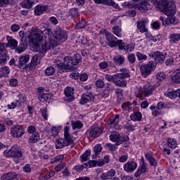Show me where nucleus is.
<instances>
[{"label":"nucleus","instance_id":"1","mask_svg":"<svg viewBox=\"0 0 180 180\" xmlns=\"http://www.w3.org/2000/svg\"><path fill=\"white\" fill-rule=\"evenodd\" d=\"M82 60V57L79 53H75L71 56H66L64 58V63L60 60H56L54 61L55 67L58 69V72H68L70 70H72L74 65L79 64Z\"/></svg>","mask_w":180,"mask_h":180},{"label":"nucleus","instance_id":"2","mask_svg":"<svg viewBox=\"0 0 180 180\" xmlns=\"http://www.w3.org/2000/svg\"><path fill=\"white\" fill-rule=\"evenodd\" d=\"M44 32L45 34H48L49 40L48 42H42L41 47L39 49L40 57H43L46 54V51H47V50L54 49V47H56L58 44L57 41H56L54 38H51L54 37L53 36V30H51V28L48 27L45 29Z\"/></svg>","mask_w":180,"mask_h":180},{"label":"nucleus","instance_id":"3","mask_svg":"<svg viewBox=\"0 0 180 180\" xmlns=\"http://www.w3.org/2000/svg\"><path fill=\"white\" fill-rule=\"evenodd\" d=\"M150 2L155 5L156 8L162 11L167 16L175 15V9L169 5L168 0H150Z\"/></svg>","mask_w":180,"mask_h":180},{"label":"nucleus","instance_id":"4","mask_svg":"<svg viewBox=\"0 0 180 180\" xmlns=\"http://www.w3.org/2000/svg\"><path fill=\"white\" fill-rule=\"evenodd\" d=\"M155 68H157V62L150 60L148 63L140 67L141 74L143 78H147L153 71L155 70Z\"/></svg>","mask_w":180,"mask_h":180},{"label":"nucleus","instance_id":"5","mask_svg":"<svg viewBox=\"0 0 180 180\" xmlns=\"http://www.w3.org/2000/svg\"><path fill=\"white\" fill-rule=\"evenodd\" d=\"M4 155L6 158H22L23 157V152L20 150L18 145H15L10 150H4Z\"/></svg>","mask_w":180,"mask_h":180},{"label":"nucleus","instance_id":"6","mask_svg":"<svg viewBox=\"0 0 180 180\" xmlns=\"http://www.w3.org/2000/svg\"><path fill=\"white\" fill-rule=\"evenodd\" d=\"M106 40H108V41L109 42L108 46H110V47L113 48L116 47V46H118L119 50H126L123 41L122 39L117 40V39L113 35L108 34L106 35Z\"/></svg>","mask_w":180,"mask_h":180},{"label":"nucleus","instance_id":"7","mask_svg":"<svg viewBox=\"0 0 180 180\" xmlns=\"http://www.w3.org/2000/svg\"><path fill=\"white\" fill-rule=\"evenodd\" d=\"M128 77H130V75L127 72L117 73L115 75L114 84L117 86L124 88V86H127V82L124 79L128 78Z\"/></svg>","mask_w":180,"mask_h":180},{"label":"nucleus","instance_id":"8","mask_svg":"<svg viewBox=\"0 0 180 180\" xmlns=\"http://www.w3.org/2000/svg\"><path fill=\"white\" fill-rule=\"evenodd\" d=\"M110 140L113 141V143H115V146H120V144H123V143L129 140V136H120V134L118 132H112L110 135Z\"/></svg>","mask_w":180,"mask_h":180},{"label":"nucleus","instance_id":"9","mask_svg":"<svg viewBox=\"0 0 180 180\" xmlns=\"http://www.w3.org/2000/svg\"><path fill=\"white\" fill-rule=\"evenodd\" d=\"M25 134V128L22 125H14L11 129V135L14 139H20Z\"/></svg>","mask_w":180,"mask_h":180},{"label":"nucleus","instance_id":"10","mask_svg":"<svg viewBox=\"0 0 180 180\" xmlns=\"http://www.w3.org/2000/svg\"><path fill=\"white\" fill-rule=\"evenodd\" d=\"M56 39L58 41H65L68 39V35L67 34V31L63 30L61 27H56L55 30V37L53 39Z\"/></svg>","mask_w":180,"mask_h":180},{"label":"nucleus","instance_id":"11","mask_svg":"<svg viewBox=\"0 0 180 180\" xmlns=\"http://www.w3.org/2000/svg\"><path fill=\"white\" fill-rule=\"evenodd\" d=\"M68 131H70V127H65L64 139L63 140L65 147H68V146H74V139L72 138V136L69 134Z\"/></svg>","mask_w":180,"mask_h":180},{"label":"nucleus","instance_id":"12","mask_svg":"<svg viewBox=\"0 0 180 180\" xmlns=\"http://www.w3.org/2000/svg\"><path fill=\"white\" fill-rule=\"evenodd\" d=\"M9 60V56H8V51L5 49L4 44H0V64H4Z\"/></svg>","mask_w":180,"mask_h":180},{"label":"nucleus","instance_id":"13","mask_svg":"<svg viewBox=\"0 0 180 180\" xmlns=\"http://www.w3.org/2000/svg\"><path fill=\"white\" fill-rule=\"evenodd\" d=\"M38 91H39V96H38V99L40 102H50V101H51L53 95L50 94H44L43 92L44 90L42 88H39Z\"/></svg>","mask_w":180,"mask_h":180},{"label":"nucleus","instance_id":"14","mask_svg":"<svg viewBox=\"0 0 180 180\" xmlns=\"http://www.w3.org/2000/svg\"><path fill=\"white\" fill-rule=\"evenodd\" d=\"M29 60H30V56L27 54L25 56H20L19 57L18 60V67L20 68H22V67H24V70H29V68H26L27 67V63H29Z\"/></svg>","mask_w":180,"mask_h":180},{"label":"nucleus","instance_id":"15","mask_svg":"<svg viewBox=\"0 0 180 180\" xmlns=\"http://www.w3.org/2000/svg\"><path fill=\"white\" fill-rule=\"evenodd\" d=\"M141 162H142V164L139 167L137 171L134 173V176L136 178H139V176L142 175V174H146V172H147V166L146 165V163L144 162L143 158H141Z\"/></svg>","mask_w":180,"mask_h":180},{"label":"nucleus","instance_id":"16","mask_svg":"<svg viewBox=\"0 0 180 180\" xmlns=\"http://www.w3.org/2000/svg\"><path fill=\"white\" fill-rule=\"evenodd\" d=\"M95 4H101L102 5H107L108 6H113L115 8V9H117L119 8V4L115 3L113 0H94Z\"/></svg>","mask_w":180,"mask_h":180},{"label":"nucleus","instance_id":"17","mask_svg":"<svg viewBox=\"0 0 180 180\" xmlns=\"http://www.w3.org/2000/svg\"><path fill=\"white\" fill-rule=\"evenodd\" d=\"M168 18L164 20V17H160V20L163 26H168L169 25H174L175 23V15H167Z\"/></svg>","mask_w":180,"mask_h":180},{"label":"nucleus","instance_id":"18","mask_svg":"<svg viewBox=\"0 0 180 180\" xmlns=\"http://www.w3.org/2000/svg\"><path fill=\"white\" fill-rule=\"evenodd\" d=\"M37 64H39V55H35L32 57L31 63L25 66V68H28L30 71H34Z\"/></svg>","mask_w":180,"mask_h":180},{"label":"nucleus","instance_id":"19","mask_svg":"<svg viewBox=\"0 0 180 180\" xmlns=\"http://www.w3.org/2000/svg\"><path fill=\"white\" fill-rule=\"evenodd\" d=\"M102 130L99 129V127H97V125H94L91 127V129H90L89 134L90 137H94V139H96V137L100 136Z\"/></svg>","mask_w":180,"mask_h":180},{"label":"nucleus","instance_id":"20","mask_svg":"<svg viewBox=\"0 0 180 180\" xmlns=\"http://www.w3.org/2000/svg\"><path fill=\"white\" fill-rule=\"evenodd\" d=\"M137 168L136 162H128L124 165V169L126 172H133Z\"/></svg>","mask_w":180,"mask_h":180},{"label":"nucleus","instance_id":"21","mask_svg":"<svg viewBox=\"0 0 180 180\" xmlns=\"http://www.w3.org/2000/svg\"><path fill=\"white\" fill-rule=\"evenodd\" d=\"M148 9H150V3L146 1H142L138 6V10L142 13L146 12V11H148Z\"/></svg>","mask_w":180,"mask_h":180},{"label":"nucleus","instance_id":"22","mask_svg":"<svg viewBox=\"0 0 180 180\" xmlns=\"http://www.w3.org/2000/svg\"><path fill=\"white\" fill-rule=\"evenodd\" d=\"M47 9H49L47 6L38 5L34 8V14L37 16H40V15H43V13H44Z\"/></svg>","mask_w":180,"mask_h":180},{"label":"nucleus","instance_id":"23","mask_svg":"<svg viewBox=\"0 0 180 180\" xmlns=\"http://www.w3.org/2000/svg\"><path fill=\"white\" fill-rule=\"evenodd\" d=\"M167 53H164L162 52L156 51V58H155V60L158 61L156 63H159L160 64H162L164 61H165V57Z\"/></svg>","mask_w":180,"mask_h":180},{"label":"nucleus","instance_id":"24","mask_svg":"<svg viewBox=\"0 0 180 180\" xmlns=\"http://www.w3.org/2000/svg\"><path fill=\"white\" fill-rule=\"evenodd\" d=\"M137 29L141 33H147L148 32V30L146 27V22L144 20L137 22Z\"/></svg>","mask_w":180,"mask_h":180},{"label":"nucleus","instance_id":"25","mask_svg":"<svg viewBox=\"0 0 180 180\" xmlns=\"http://www.w3.org/2000/svg\"><path fill=\"white\" fill-rule=\"evenodd\" d=\"M34 2H36V0H23L21 2V6L25 9H32Z\"/></svg>","mask_w":180,"mask_h":180},{"label":"nucleus","instance_id":"26","mask_svg":"<svg viewBox=\"0 0 180 180\" xmlns=\"http://www.w3.org/2000/svg\"><path fill=\"white\" fill-rule=\"evenodd\" d=\"M22 94L18 95L19 100L15 101V102L11 103L7 105L8 109H15V108H19L22 105Z\"/></svg>","mask_w":180,"mask_h":180},{"label":"nucleus","instance_id":"27","mask_svg":"<svg viewBox=\"0 0 180 180\" xmlns=\"http://www.w3.org/2000/svg\"><path fill=\"white\" fill-rule=\"evenodd\" d=\"M18 174L15 172H8L6 174H3L1 177V180H13L16 179Z\"/></svg>","mask_w":180,"mask_h":180},{"label":"nucleus","instance_id":"28","mask_svg":"<svg viewBox=\"0 0 180 180\" xmlns=\"http://www.w3.org/2000/svg\"><path fill=\"white\" fill-rule=\"evenodd\" d=\"M33 39L37 41H41L43 40V32L41 30H38L33 32Z\"/></svg>","mask_w":180,"mask_h":180},{"label":"nucleus","instance_id":"29","mask_svg":"<svg viewBox=\"0 0 180 180\" xmlns=\"http://www.w3.org/2000/svg\"><path fill=\"white\" fill-rule=\"evenodd\" d=\"M27 49V44L26 42H22L20 41L18 47L15 49V51L18 53V54H20L25 51Z\"/></svg>","mask_w":180,"mask_h":180},{"label":"nucleus","instance_id":"30","mask_svg":"<svg viewBox=\"0 0 180 180\" xmlns=\"http://www.w3.org/2000/svg\"><path fill=\"white\" fill-rule=\"evenodd\" d=\"M9 72H11V69H9V67L4 66L0 68V78L9 75Z\"/></svg>","mask_w":180,"mask_h":180},{"label":"nucleus","instance_id":"31","mask_svg":"<svg viewBox=\"0 0 180 180\" xmlns=\"http://www.w3.org/2000/svg\"><path fill=\"white\" fill-rule=\"evenodd\" d=\"M124 56L122 55L116 56L114 58V63L116 65H122V64L124 63Z\"/></svg>","mask_w":180,"mask_h":180},{"label":"nucleus","instance_id":"32","mask_svg":"<svg viewBox=\"0 0 180 180\" xmlns=\"http://www.w3.org/2000/svg\"><path fill=\"white\" fill-rule=\"evenodd\" d=\"M130 117L131 120H134V122H140L143 117V115L140 112H135L131 115Z\"/></svg>","mask_w":180,"mask_h":180},{"label":"nucleus","instance_id":"33","mask_svg":"<svg viewBox=\"0 0 180 180\" xmlns=\"http://www.w3.org/2000/svg\"><path fill=\"white\" fill-rule=\"evenodd\" d=\"M145 157H146V160H148V161L150 162V165H151L152 167H157V165H158L157 160L154 158H153L151 156V155L146 153L145 155Z\"/></svg>","mask_w":180,"mask_h":180},{"label":"nucleus","instance_id":"34","mask_svg":"<svg viewBox=\"0 0 180 180\" xmlns=\"http://www.w3.org/2000/svg\"><path fill=\"white\" fill-rule=\"evenodd\" d=\"M8 44L10 47H18V41L12 38L11 37L7 36Z\"/></svg>","mask_w":180,"mask_h":180},{"label":"nucleus","instance_id":"35","mask_svg":"<svg viewBox=\"0 0 180 180\" xmlns=\"http://www.w3.org/2000/svg\"><path fill=\"white\" fill-rule=\"evenodd\" d=\"M89 157H91V150H87L81 155V162H84L85 161H88V160H89Z\"/></svg>","mask_w":180,"mask_h":180},{"label":"nucleus","instance_id":"36","mask_svg":"<svg viewBox=\"0 0 180 180\" xmlns=\"http://www.w3.org/2000/svg\"><path fill=\"white\" fill-rule=\"evenodd\" d=\"M170 42L175 44L176 41H179L180 40V34L174 33L170 34L169 36Z\"/></svg>","mask_w":180,"mask_h":180},{"label":"nucleus","instance_id":"37","mask_svg":"<svg viewBox=\"0 0 180 180\" xmlns=\"http://www.w3.org/2000/svg\"><path fill=\"white\" fill-rule=\"evenodd\" d=\"M30 143H37L40 140L39 133L34 132L29 139Z\"/></svg>","mask_w":180,"mask_h":180},{"label":"nucleus","instance_id":"38","mask_svg":"<svg viewBox=\"0 0 180 180\" xmlns=\"http://www.w3.org/2000/svg\"><path fill=\"white\" fill-rule=\"evenodd\" d=\"M165 96L167 98H169V99H175L177 96L176 90V91H166L165 92Z\"/></svg>","mask_w":180,"mask_h":180},{"label":"nucleus","instance_id":"39","mask_svg":"<svg viewBox=\"0 0 180 180\" xmlns=\"http://www.w3.org/2000/svg\"><path fill=\"white\" fill-rule=\"evenodd\" d=\"M112 32L117 37H122V33H121L122 32V28H120V27H119V25L114 26L112 27Z\"/></svg>","mask_w":180,"mask_h":180},{"label":"nucleus","instance_id":"40","mask_svg":"<svg viewBox=\"0 0 180 180\" xmlns=\"http://www.w3.org/2000/svg\"><path fill=\"white\" fill-rule=\"evenodd\" d=\"M84 27H86V21L85 20H82L80 22L76 24L75 29L78 30L79 29H84Z\"/></svg>","mask_w":180,"mask_h":180},{"label":"nucleus","instance_id":"41","mask_svg":"<svg viewBox=\"0 0 180 180\" xmlns=\"http://www.w3.org/2000/svg\"><path fill=\"white\" fill-rule=\"evenodd\" d=\"M72 126L73 130H75V129H82V127L84 126V124L79 120H77L76 122H72Z\"/></svg>","mask_w":180,"mask_h":180},{"label":"nucleus","instance_id":"42","mask_svg":"<svg viewBox=\"0 0 180 180\" xmlns=\"http://www.w3.org/2000/svg\"><path fill=\"white\" fill-rule=\"evenodd\" d=\"M167 146L170 147V148H175L176 147V141L174 139L169 138L167 140Z\"/></svg>","mask_w":180,"mask_h":180},{"label":"nucleus","instance_id":"43","mask_svg":"<svg viewBox=\"0 0 180 180\" xmlns=\"http://www.w3.org/2000/svg\"><path fill=\"white\" fill-rule=\"evenodd\" d=\"M172 82L173 84H180V72H177L172 77Z\"/></svg>","mask_w":180,"mask_h":180},{"label":"nucleus","instance_id":"44","mask_svg":"<svg viewBox=\"0 0 180 180\" xmlns=\"http://www.w3.org/2000/svg\"><path fill=\"white\" fill-rule=\"evenodd\" d=\"M74 88L72 87H67L65 89V96H72L74 95Z\"/></svg>","mask_w":180,"mask_h":180},{"label":"nucleus","instance_id":"45","mask_svg":"<svg viewBox=\"0 0 180 180\" xmlns=\"http://www.w3.org/2000/svg\"><path fill=\"white\" fill-rule=\"evenodd\" d=\"M94 151L95 153V157L96 155H98V154H101L102 153V145L101 144H97L94 148Z\"/></svg>","mask_w":180,"mask_h":180},{"label":"nucleus","instance_id":"46","mask_svg":"<svg viewBox=\"0 0 180 180\" xmlns=\"http://www.w3.org/2000/svg\"><path fill=\"white\" fill-rule=\"evenodd\" d=\"M68 13L71 18H78V10L75 8H71Z\"/></svg>","mask_w":180,"mask_h":180},{"label":"nucleus","instance_id":"47","mask_svg":"<svg viewBox=\"0 0 180 180\" xmlns=\"http://www.w3.org/2000/svg\"><path fill=\"white\" fill-rule=\"evenodd\" d=\"M143 94L145 96H150L151 94H153V91H154V89L153 87H150L148 89L146 86L143 87Z\"/></svg>","mask_w":180,"mask_h":180},{"label":"nucleus","instance_id":"48","mask_svg":"<svg viewBox=\"0 0 180 180\" xmlns=\"http://www.w3.org/2000/svg\"><path fill=\"white\" fill-rule=\"evenodd\" d=\"M110 157L109 155H105L103 160L100 161L98 163V167H103L104 164H108L110 161Z\"/></svg>","mask_w":180,"mask_h":180},{"label":"nucleus","instance_id":"49","mask_svg":"<svg viewBox=\"0 0 180 180\" xmlns=\"http://www.w3.org/2000/svg\"><path fill=\"white\" fill-rule=\"evenodd\" d=\"M63 147H65L63 139H58L56 143V148L60 149L63 148Z\"/></svg>","mask_w":180,"mask_h":180},{"label":"nucleus","instance_id":"50","mask_svg":"<svg viewBox=\"0 0 180 180\" xmlns=\"http://www.w3.org/2000/svg\"><path fill=\"white\" fill-rule=\"evenodd\" d=\"M54 72H56V69L53 67H48L45 70V74L46 75H53Z\"/></svg>","mask_w":180,"mask_h":180},{"label":"nucleus","instance_id":"51","mask_svg":"<svg viewBox=\"0 0 180 180\" xmlns=\"http://www.w3.org/2000/svg\"><path fill=\"white\" fill-rule=\"evenodd\" d=\"M124 127L128 130V131H134V126L131 124L130 121H128L124 125Z\"/></svg>","mask_w":180,"mask_h":180},{"label":"nucleus","instance_id":"52","mask_svg":"<svg viewBox=\"0 0 180 180\" xmlns=\"http://www.w3.org/2000/svg\"><path fill=\"white\" fill-rule=\"evenodd\" d=\"M84 165H86V167H89V168H91V167H96V165L99 167V162L96 160H90L89 161V163H85Z\"/></svg>","mask_w":180,"mask_h":180},{"label":"nucleus","instance_id":"53","mask_svg":"<svg viewBox=\"0 0 180 180\" xmlns=\"http://www.w3.org/2000/svg\"><path fill=\"white\" fill-rule=\"evenodd\" d=\"M127 60L130 64H134V63H136V56L133 53H130L127 56Z\"/></svg>","mask_w":180,"mask_h":180},{"label":"nucleus","instance_id":"54","mask_svg":"<svg viewBox=\"0 0 180 180\" xmlns=\"http://www.w3.org/2000/svg\"><path fill=\"white\" fill-rule=\"evenodd\" d=\"M40 112L41 113L42 117H44L45 120H47L48 116H49V115H47V108H41Z\"/></svg>","mask_w":180,"mask_h":180},{"label":"nucleus","instance_id":"55","mask_svg":"<svg viewBox=\"0 0 180 180\" xmlns=\"http://www.w3.org/2000/svg\"><path fill=\"white\" fill-rule=\"evenodd\" d=\"M136 57L139 61H141L143 60H147L146 55L141 53V52H137Z\"/></svg>","mask_w":180,"mask_h":180},{"label":"nucleus","instance_id":"56","mask_svg":"<svg viewBox=\"0 0 180 180\" xmlns=\"http://www.w3.org/2000/svg\"><path fill=\"white\" fill-rule=\"evenodd\" d=\"M166 77L167 76L165 75L164 72H158L156 75V79H158L159 81H161V79H165Z\"/></svg>","mask_w":180,"mask_h":180},{"label":"nucleus","instance_id":"57","mask_svg":"<svg viewBox=\"0 0 180 180\" xmlns=\"http://www.w3.org/2000/svg\"><path fill=\"white\" fill-rule=\"evenodd\" d=\"M91 101L89 98L86 97L84 94L82 96V98L79 101V103L81 105H85V103H88Z\"/></svg>","mask_w":180,"mask_h":180},{"label":"nucleus","instance_id":"58","mask_svg":"<svg viewBox=\"0 0 180 180\" xmlns=\"http://www.w3.org/2000/svg\"><path fill=\"white\" fill-rule=\"evenodd\" d=\"M122 108L124 109V110H131V108L130 107V102L129 101L124 102L122 105Z\"/></svg>","mask_w":180,"mask_h":180},{"label":"nucleus","instance_id":"59","mask_svg":"<svg viewBox=\"0 0 180 180\" xmlns=\"http://www.w3.org/2000/svg\"><path fill=\"white\" fill-rule=\"evenodd\" d=\"M115 175H116V171L115 169H110L107 172L108 179H112Z\"/></svg>","mask_w":180,"mask_h":180},{"label":"nucleus","instance_id":"60","mask_svg":"<svg viewBox=\"0 0 180 180\" xmlns=\"http://www.w3.org/2000/svg\"><path fill=\"white\" fill-rule=\"evenodd\" d=\"M19 36L20 37V41L26 43V34H25V31H20Z\"/></svg>","mask_w":180,"mask_h":180},{"label":"nucleus","instance_id":"61","mask_svg":"<svg viewBox=\"0 0 180 180\" xmlns=\"http://www.w3.org/2000/svg\"><path fill=\"white\" fill-rule=\"evenodd\" d=\"M19 29H20V27L18 24H13L11 27V30L14 32L16 33V32H19Z\"/></svg>","mask_w":180,"mask_h":180},{"label":"nucleus","instance_id":"62","mask_svg":"<svg viewBox=\"0 0 180 180\" xmlns=\"http://www.w3.org/2000/svg\"><path fill=\"white\" fill-rule=\"evenodd\" d=\"M96 86H97V88H104L105 82L102 80H97L96 82Z\"/></svg>","mask_w":180,"mask_h":180},{"label":"nucleus","instance_id":"63","mask_svg":"<svg viewBox=\"0 0 180 180\" xmlns=\"http://www.w3.org/2000/svg\"><path fill=\"white\" fill-rule=\"evenodd\" d=\"M49 22L51 25H58V20H57V18L56 17H50Z\"/></svg>","mask_w":180,"mask_h":180},{"label":"nucleus","instance_id":"64","mask_svg":"<svg viewBox=\"0 0 180 180\" xmlns=\"http://www.w3.org/2000/svg\"><path fill=\"white\" fill-rule=\"evenodd\" d=\"M11 86H16L18 85V79L15 78H12L10 79Z\"/></svg>","mask_w":180,"mask_h":180}]
</instances>
